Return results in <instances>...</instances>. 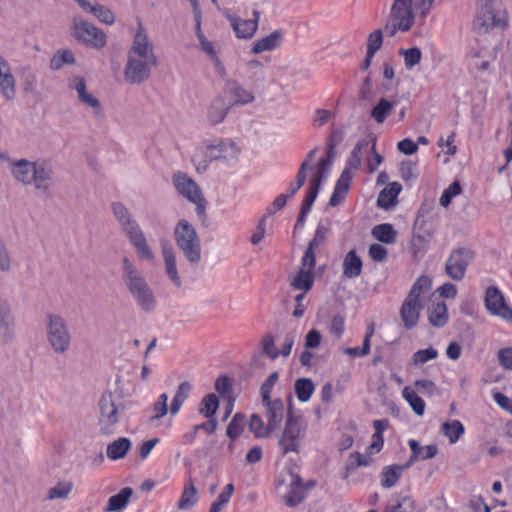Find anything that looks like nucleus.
Here are the masks:
<instances>
[{"label":"nucleus","instance_id":"9b49d317","mask_svg":"<svg viewBox=\"0 0 512 512\" xmlns=\"http://www.w3.org/2000/svg\"><path fill=\"white\" fill-rule=\"evenodd\" d=\"M156 63L143 59L137 58L131 54H128V60L124 71L125 81L129 84H140L148 79L150 75L151 66Z\"/></svg>","mask_w":512,"mask_h":512},{"label":"nucleus","instance_id":"412c9836","mask_svg":"<svg viewBox=\"0 0 512 512\" xmlns=\"http://www.w3.org/2000/svg\"><path fill=\"white\" fill-rule=\"evenodd\" d=\"M230 105L222 97H217L207 107V119L212 125L219 124L228 114Z\"/></svg>","mask_w":512,"mask_h":512},{"label":"nucleus","instance_id":"c03bdc74","mask_svg":"<svg viewBox=\"0 0 512 512\" xmlns=\"http://www.w3.org/2000/svg\"><path fill=\"white\" fill-rule=\"evenodd\" d=\"M245 425V416L239 413L235 414L232 421L227 427V436L232 440L237 438L243 432Z\"/></svg>","mask_w":512,"mask_h":512},{"label":"nucleus","instance_id":"f03ea898","mask_svg":"<svg viewBox=\"0 0 512 512\" xmlns=\"http://www.w3.org/2000/svg\"><path fill=\"white\" fill-rule=\"evenodd\" d=\"M122 399L123 391L119 387H115L101 396L99 401V427L102 434L111 435L114 433V428L119 423L120 413L125 409Z\"/></svg>","mask_w":512,"mask_h":512},{"label":"nucleus","instance_id":"4d7b16f0","mask_svg":"<svg viewBox=\"0 0 512 512\" xmlns=\"http://www.w3.org/2000/svg\"><path fill=\"white\" fill-rule=\"evenodd\" d=\"M461 185L458 181H454L442 194L440 197V205L443 207H448L451 203L453 197L459 195L461 193Z\"/></svg>","mask_w":512,"mask_h":512},{"label":"nucleus","instance_id":"9d476101","mask_svg":"<svg viewBox=\"0 0 512 512\" xmlns=\"http://www.w3.org/2000/svg\"><path fill=\"white\" fill-rule=\"evenodd\" d=\"M173 182L177 191L189 201L195 203L198 214L203 215L206 202L198 185L190 177L181 173L174 176Z\"/></svg>","mask_w":512,"mask_h":512},{"label":"nucleus","instance_id":"864d4df0","mask_svg":"<svg viewBox=\"0 0 512 512\" xmlns=\"http://www.w3.org/2000/svg\"><path fill=\"white\" fill-rule=\"evenodd\" d=\"M383 44V33L380 29L374 30L367 37V51L369 53L375 54L378 50L381 49Z\"/></svg>","mask_w":512,"mask_h":512},{"label":"nucleus","instance_id":"a19ab883","mask_svg":"<svg viewBox=\"0 0 512 512\" xmlns=\"http://www.w3.org/2000/svg\"><path fill=\"white\" fill-rule=\"evenodd\" d=\"M404 399L410 404L414 412L421 416L424 413L425 403L410 387H405L402 391Z\"/></svg>","mask_w":512,"mask_h":512},{"label":"nucleus","instance_id":"20e7f679","mask_svg":"<svg viewBox=\"0 0 512 512\" xmlns=\"http://www.w3.org/2000/svg\"><path fill=\"white\" fill-rule=\"evenodd\" d=\"M174 239L177 247L192 264L201 260V242L195 228L187 221L180 220L174 228Z\"/></svg>","mask_w":512,"mask_h":512},{"label":"nucleus","instance_id":"aec40b11","mask_svg":"<svg viewBox=\"0 0 512 512\" xmlns=\"http://www.w3.org/2000/svg\"><path fill=\"white\" fill-rule=\"evenodd\" d=\"M70 87L77 92V96L80 102L91 107L95 112H98L101 105L90 92L87 90L86 83L83 78L75 77L70 82Z\"/></svg>","mask_w":512,"mask_h":512},{"label":"nucleus","instance_id":"0e129e2a","mask_svg":"<svg viewBox=\"0 0 512 512\" xmlns=\"http://www.w3.org/2000/svg\"><path fill=\"white\" fill-rule=\"evenodd\" d=\"M322 336L320 332L316 329H313L308 332L305 338V347L307 349L317 348L321 343Z\"/></svg>","mask_w":512,"mask_h":512},{"label":"nucleus","instance_id":"69168bd1","mask_svg":"<svg viewBox=\"0 0 512 512\" xmlns=\"http://www.w3.org/2000/svg\"><path fill=\"white\" fill-rule=\"evenodd\" d=\"M234 95L237 103L247 104L254 100V95L251 91L239 86L235 87Z\"/></svg>","mask_w":512,"mask_h":512},{"label":"nucleus","instance_id":"f257e3e1","mask_svg":"<svg viewBox=\"0 0 512 512\" xmlns=\"http://www.w3.org/2000/svg\"><path fill=\"white\" fill-rule=\"evenodd\" d=\"M12 174L22 184L33 185L40 195L50 196L53 170L48 164L21 159L13 163Z\"/></svg>","mask_w":512,"mask_h":512},{"label":"nucleus","instance_id":"8fccbe9b","mask_svg":"<svg viewBox=\"0 0 512 512\" xmlns=\"http://www.w3.org/2000/svg\"><path fill=\"white\" fill-rule=\"evenodd\" d=\"M219 401L215 394L207 395L201 404L200 413L205 417L210 418L213 416L218 408Z\"/></svg>","mask_w":512,"mask_h":512},{"label":"nucleus","instance_id":"6e6d98bb","mask_svg":"<svg viewBox=\"0 0 512 512\" xmlns=\"http://www.w3.org/2000/svg\"><path fill=\"white\" fill-rule=\"evenodd\" d=\"M75 62L74 54L70 50L58 52L51 60V67L59 69L63 64H72Z\"/></svg>","mask_w":512,"mask_h":512},{"label":"nucleus","instance_id":"6ab92c4d","mask_svg":"<svg viewBox=\"0 0 512 512\" xmlns=\"http://www.w3.org/2000/svg\"><path fill=\"white\" fill-rule=\"evenodd\" d=\"M263 406L265 407V416L270 428L275 430L279 427L284 417V403L281 399L262 400Z\"/></svg>","mask_w":512,"mask_h":512},{"label":"nucleus","instance_id":"6e6552de","mask_svg":"<svg viewBox=\"0 0 512 512\" xmlns=\"http://www.w3.org/2000/svg\"><path fill=\"white\" fill-rule=\"evenodd\" d=\"M73 36L78 42L96 49L103 48L107 43L103 31L79 17L73 20Z\"/></svg>","mask_w":512,"mask_h":512},{"label":"nucleus","instance_id":"5fc2aeb1","mask_svg":"<svg viewBox=\"0 0 512 512\" xmlns=\"http://www.w3.org/2000/svg\"><path fill=\"white\" fill-rule=\"evenodd\" d=\"M233 491V485L231 483L227 484L225 490L218 496V499L212 503L209 512H220L223 506L229 502Z\"/></svg>","mask_w":512,"mask_h":512},{"label":"nucleus","instance_id":"a211bd4d","mask_svg":"<svg viewBox=\"0 0 512 512\" xmlns=\"http://www.w3.org/2000/svg\"><path fill=\"white\" fill-rule=\"evenodd\" d=\"M421 308L420 301L406 297L400 309L401 320L406 329H411L417 325Z\"/></svg>","mask_w":512,"mask_h":512},{"label":"nucleus","instance_id":"a18cd8bd","mask_svg":"<svg viewBox=\"0 0 512 512\" xmlns=\"http://www.w3.org/2000/svg\"><path fill=\"white\" fill-rule=\"evenodd\" d=\"M442 428L451 443H455L464 432L463 425L457 420L443 423Z\"/></svg>","mask_w":512,"mask_h":512},{"label":"nucleus","instance_id":"ea45409f","mask_svg":"<svg viewBox=\"0 0 512 512\" xmlns=\"http://www.w3.org/2000/svg\"><path fill=\"white\" fill-rule=\"evenodd\" d=\"M447 321V307L444 302L433 305L429 313V322L435 327L443 326Z\"/></svg>","mask_w":512,"mask_h":512},{"label":"nucleus","instance_id":"c85d7f7f","mask_svg":"<svg viewBox=\"0 0 512 512\" xmlns=\"http://www.w3.org/2000/svg\"><path fill=\"white\" fill-rule=\"evenodd\" d=\"M198 501V490L192 480H189L183 488L182 494L178 501V508L186 510L193 507Z\"/></svg>","mask_w":512,"mask_h":512},{"label":"nucleus","instance_id":"bb28decb","mask_svg":"<svg viewBox=\"0 0 512 512\" xmlns=\"http://www.w3.org/2000/svg\"><path fill=\"white\" fill-rule=\"evenodd\" d=\"M133 494V490L130 487H125L120 490V492L116 495L111 496L108 499L107 506L105 507V512H116L124 509L129 502L130 497Z\"/></svg>","mask_w":512,"mask_h":512},{"label":"nucleus","instance_id":"2eb2a0df","mask_svg":"<svg viewBox=\"0 0 512 512\" xmlns=\"http://www.w3.org/2000/svg\"><path fill=\"white\" fill-rule=\"evenodd\" d=\"M128 54L143 58L154 63L157 62L152 43L149 41L143 27H139L134 37L133 45Z\"/></svg>","mask_w":512,"mask_h":512},{"label":"nucleus","instance_id":"e433bc0d","mask_svg":"<svg viewBox=\"0 0 512 512\" xmlns=\"http://www.w3.org/2000/svg\"><path fill=\"white\" fill-rule=\"evenodd\" d=\"M250 431L256 436V437H268L271 432H273L275 429L270 428L269 423H264L263 419L259 415H252L251 420L249 423Z\"/></svg>","mask_w":512,"mask_h":512},{"label":"nucleus","instance_id":"7ed1b4c3","mask_svg":"<svg viewBox=\"0 0 512 512\" xmlns=\"http://www.w3.org/2000/svg\"><path fill=\"white\" fill-rule=\"evenodd\" d=\"M307 424L301 416L293 414L290 410L278 440V445L284 456H296L306 436Z\"/></svg>","mask_w":512,"mask_h":512},{"label":"nucleus","instance_id":"b1692460","mask_svg":"<svg viewBox=\"0 0 512 512\" xmlns=\"http://www.w3.org/2000/svg\"><path fill=\"white\" fill-rule=\"evenodd\" d=\"M162 253L165 262V269L169 278L176 284H179L180 278L176 268V254L173 247L168 242L162 243Z\"/></svg>","mask_w":512,"mask_h":512},{"label":"nucleus","instance_id":"1a4fd4ad","mask_svg":"<svg viewBox=\"0 0 512 512\" xmlns=\"http://www.w3.org/2000/svg\"><path fill=\"white\" fill-rule=\"evenodd\" d=\"M474 258V252L468 248H457L449 256L446 265V274L455 281H461L465 277L466 269Z\"/></svg>","mask_w":512,"mask_h":512},{"label":"nucleus","instance_id":"c756f323","mask_svg":"<svg viewBox=\"0 0 512 512\" xmlns=\"http://www.w3.org/2000/svg\"><path fill=\"white\" fill-rule=\"evenodd\" d=\"M75 1L78 2L81 8L89 10L91 13H93L100 21L106 24H111L114 22V15L109 9L103 6L92 5L88 0Z\"/></svg>","mask_w":512,"mask_h":512},{"label":"nucleus","instance_id":"423d86ee","mask_svg":"<svg viewBox=\"0 0 512 512\" xmlns=\"http://www.w3.org/2000/svg\"><path fill=\"white\" fill-rule=\"evenodd\" d=\"M46 335L52 350L57 354H65L71 344V334L63 317L57 314L46 316Z\"/></svg>","mask_w":512,"mask_h":512},{"label":"nucleus","instance_id":"49530a36","mask_svg":"<svg viewBox=\"0 0 512 512\" xmlns=\"http://www.w3.org/2000/svg\"><path fill=\"white\" fill-rule=\"evenodd\" d=\"M400 54L404 57V63L408 69H411L419 64L422 58V53L417 47L401 49Z\"/></svg>","mask_w":512,"mask_h":512},{"label":"nucleus","instance_id":"13d9d810","mask_svg":"<svg viewBox=\"0 0 512 512\" xmlns=\"http://www.w3.org/2000/svg\"><path fill=\"white\" fill-rule=\"evenodd\" d=\"M387 512H415V501L410 496L402 497L396 505L388 508Z\"/></svg>","mask_w":512,"mask_h":512},{"label":"nucleus","instance_id":"bf43d9fd","mask_svg":"<svg viewBox=\"0 0 512 512\" xmlns=\"http://www.w3.org/2000/svg\"><path fill=\"white\" fill-rule=\"evenodd\" d=\"M373 334V327H371L370 329V332L366 334L365 338H364V341H363V346L361 349L359 348H346L344 350V352L348 355H352V356H365L369 353L370 351V338Z\"/></svg>","mask_w":512,"mask_h":512},{"label":"nucleus","instance_id":"58836bf2","mask_svg":"<svg viewBox=\"0 0 512 512\" xmlns=\"http://www.w3.org/2000/svg\"><path fill=\"white\" fill-rule=\"evenodd\" d=\"M290 284L297 289L308 291L313 284V274L307 269H300L298 274L291 279Z\"/></svg>","mask_w":512,"mask_h":512},{"label":"nucleus","instance_id":"4c0bfd02","mask_svg":"<svg viewBox=\"0 0 512 512\" xmlns=\"http://www.w3.org/2000/svg\"><path fill=\"white\" fill-rule=\"evenodd\" d=\"M314 391V384L308 378H300L295 382V393L301 402H307Z\"/></svg>","mask_w":512,"mask_h":512},{"label":"nucleus","instance_id":"4468645a","mask_svg":"<svg viewBox=\"0 0 512 512\" xmlns=\"http://www.w3.org/2000/svg\"><path fill=\"white\" fill-rule=\"evenodd\" d=\"M485 303L493 315L512 322V310L505 304L504 297L498 289L493 287L487 289Z\"/></svg>","mask_w":512,"mask_h":512},{"label":"nucleus","instance_id":"ddd939ff","mask_svg":"<svg viewBox=\"0 0 512 512\" xmlns=\"http://www.w3.org/2000/svg\"><path fill=\"white\" fill-rule=\"evenodd\" d=\"M319 165H320V169H319L317 175L311 180L309 192L303 201V205H302V208H301L298 220H297V224H301L304 222L305 216L308 213V211L310 210V208L318 194L320 184H321L322 178L324 176L325 169L328 165H330V160L329 159H321L319 162Z\"/></svg>","mask_w":512,"mask_h":512},{"label":"nucleus","instance_id":"5701e85b","mask_svg":"<svg viewBox=\"0 0 512 512\" xmlns=\"http://www.w3.org/2000/svg\"><path fill=\"white\" fill-rule=\"evenodd\" d=\"M255 19L253 20H240L235 17H230L233 29L239 38H250L254 35L258 27L259 13L254 12Z\"/></svg>","mask_w":512,"mask_h":512},{"label":"nucleus","instance_id":"e2e57ef3","mask_svg":"<svg viewBox=\"0 0 512 512\" xmlns=\"http://www.w3.org/2000/svg\"><path fill=\"white\" fill-rule=\"evenodd\" d=\"M11 268V257L4 242L0 239V270L8 272Z\"/></svg>","mask_w":512,"mask_h":512},{"label":"nucleus","instance_id":"c9c22d12","mask_svg":"<svg viewBox=\"0 0 512 512\" xmlns=\"http://www.w3.org/2000/svg\"><path fill=\"white\" fill-rule=\"evenodd\" d=\"M393 110V103L385 98H381L376 106L371 110V117L377 123H383L387 116L391 114Z\"/></svg>","mask_w":512,"mask_h":512},{"label":"nucleus","instance_id":"774afa93","mask_svg":"<svg viewBox=\"0 0 512 512\" xmlns=\"http://www.w3.org/2000/svg\"><path fill=\"white\" fill-rule=\"evenodd\" d=\"M344 328H345V319L344 317L340 316V315H336L333 317L332 321H331V325H330V332L337 336V337H340L343 332H344Z\"/></svg>","mask_w":512,"mask_h":512},{"label":"nucleus","instance_id":"f704fd0d","mask_svg":"<svg viewBox=\"0 0 512 512\" xmlns=\"http://www.w3.org/2000/svg\"><path fill=\"white\" fill-rule=\"evenodd\" d=\"M396 231L391 224L377 225L372 229V235L378 241L391 244L395 241Z\"/></svg>","mask_w":512,"mask_h":512},{"label":"nucleus","instance_id":"f3484780","mask_svg":"<svg viewBox=\"0 0 512 512\" xmlns=\"http://www.w3.org/2000/svg\"><path fill=\"white\" fill-rule=\"evenodd\" d=\"M14 323L11 305L0 292V340L7 341L12 336Z\"/></svg>","mask_w":512,"mask_h":512},{"label":"nucleus","instance_id":"7c9ffc66","mask_svg":"<svg viewBox=\"0 0 512 512\" xmlns=\"http://www.w3.org/2000/svg\"><path fill=\"white\" fill-rule=\"evenodd\" d=\"M362 270V261L354 251L347 253L343 262V273L348 278L360 275Z\"/></svg>","mask_w":512,"mask_h":512},{"label":"nucleus","instance_id":"3c124183","mask_svg":"<svg viewBox=\"0 0 512 512\" xmlns=\"http://www.w3.org/2000/svg\"><path fill=\"white\" fill-rule=\"evenodd\" d=\"M190 384L187 382H183L178 387V391L172 401V404L170 406V412L172 414H175L178 412L183 400H185L188 396V393L190 391Z\"/></svg>","mask_w":512,"mask_h":512},{"label":"nucleus","instance_id":"cd10ccee","mask_svg":"<svg viewBox=\"0 0 512 512\" xmlns=\"http://www.w3.org/2000/svg\"><path fill=\"white\" fill-rule=\"evenodd\" d=\"M127 234L139 255L147 260H151L153 258V254L146 242L145 236L142 233V231L137 227L132 228L131 231L128 232Z\"/></svg>","mask_w":512,"mask_h":512},{"label":"nucleus","instance_id":"79ce46f5","mask_svg":"<svg viewBox=\"0 0 512 512\" xmlns=\"http://www.w3.org/2000/svg\"><path fill=\"white\" fill-rule=\"evenodd\" d=\"M431 288V280L426 276H421L417 279L413 287L411 288L408 298L420 301V297L423 293L429 291Z\"/></svg>","mask_w":512,"mask_h":512},{"label":"nucleus","instance_id":"2f4dec72","mask_svg":"<svg viewBox=\"0 0 512 512\" xmlns=\"http://www.w3.org/2000/svg\"><path fill=\"white\" fill-rule=\"evenodd\" d=\"M130 441L127 438H119L107 446V456L112 460L123 458L130 449Z\"/></svg>","mask_w":512,"mask_h":512},{"label":"nucleus","instance_id":"09e8293b","mask_svg":"<svg viewBox=\"0 0 512 512\" xmlns=\"http://www.w3.org/2000/svg\"><path fill=\"white\" fill-rule=\"evenodd\" d=\"M437 356H438V352L432 347H429L424 350H418L413 355L411 365L416 366V367L421 366V365L425 364L426 362H428L429 360H433V359L437 358Z\"/></svg>","mask_w":512,"mask_h":512},{"label":"nucleus","instance_id":"72a5a7b5","mask_svg":"<svg viewBox=\"0 0 512 512\" xmlns=\"http://www.w3.org/2000/svg\"><path fill=\"white\" fill-rule=\"evenodd\" d=\"M112 210L117 219L121 222L123 229L126 233L130 232L132 228H137V224L132 220L131 215L126 207L121 203H114Z\"/></svg>","mask_w":512,"mask_h":512},{"label":"nucleus","instance_id":"dca6fc26","mask_svg":"<svg viewBox=\"0 0 512 512\" xmlns=\"http://www.w3.org/2000/svg\"><path fill=\"white\" fill-rule=\"evenodd\" d=\"M0 93L7 101L16 97V82L7 61L0 56Z\"/></svg>","mask_w":512,"mask_h":512},{"label":"nucleus","instance_id":"f8f14e48","mask_svg":"<svg viewBox=\"0 0 512 512\" xmlns=\"http://www.w3.org/2000/svg\"><path fill=\"white\" fill-rule=\"evenodd\" d=\"M206 154L211 160L236 161L241 149L234 141L214 140L206 144Z\"/></svg>","mask_w":512,"mask_h":512},{"label":"nucleus","instance_id":"680f3d73","mask_svg":"<svg viewBox=\"0 0 512 512\" xmlns=\"http://www.w3.org/2000/svg\"><path fill=\"white\" fill-rule=\"evenodd\" d=\"M277 379H278V373L274 372L262 384L261 389H260L262 400H268V398H270V393H271L272 388H273L274 384L276 383Z\"/></svg>","mask_w":512,"mask_h":512},{"label":"nucleus","instance_id":"de8ad7c7","mask_svg":"<svg viewBox=\"0 0 512 512\" xmlns=\"http://www.w3.org/2000/svg\"><path fill=\"white\" fill-rule=\"evenodd\" d=\"M72 490L71 482H59L48 491V499L56 500L66 498Z\"/></svg>","mask_w":512,"mask_h":512},{"label":"nucleus","instance_id":"4be33fe9","mask_svg":"<svg viewBox=\"0 0 512 512\" xmlns=\"http://www.w3.org/2000/svg\"><path fill=\"white\" fill-rule=\"evenodd\" d=\"M401 190L402 186L398 182L390 183L379 193L378 206L386 210L394 207L398 202L397 197Z\"/></svg>","mask_w":512,"mask_h":512},{"label":"nucleus","instance_id":"473e14b6","mask_svg":"<svg viewBox=\"0 0 512 512\" xmlns=\"http://www.w3.org/2000/svg\"><path fill=\"white\" fill-rule=\"evenodd\" d=\"M281 37H282L281 31L272 32L268 36L258 40L254 44V46L252 48V52L255 54H258V53H261L264 51H269V50L274 49L275 47L278 46V43H279V40L281 39Z\"/></svg>","mask_w":512,"mask_h":512},{"label":"nucleus","instance_id":"37998d69","mask_svg":"<svg viewBox=\"0 0 512 512\" xmlns=\"http://www.w3.org/2000/svg\"><path fill=\"white\" fill-rule=\"evenodd\" d=\"M431 288V280L426 276H421L417 279L413 287L411 288L408 298L420 301V297L423 293L429 291Z\"/></svg>","mask_w":512,"mask_h":512},{"label":"nucleus","instance_id":"39448f33","mask_svg":"<svg viewBox=\"0 0 512 512\" xmlns=\"http://www.w3.org/2000/svg\"><path fill=\"white\" fill-rule=\"evenodd\" d=\"M122 264L130 293L142 308L152 309L155 305V298L145 279L138 273L128 258H123Z\"/></svg>","mask_w":512,"mask_h":512},{"label":"nucleus","instance_id":"052dcab7","mask_svg":"<svg viewBox=\"0 0 512 512\" xmlns=\"http://www.w3.org/2000/svg\"><path fill=\"white\" fill-rule=\"evenodd\" d=\"M351 178H352L351 171L349 168H346L342 172L339 180L337 181L335 190L337 192L341 193L342 195H345L347 193V191L349 190Z\"/></svg>","mask_w":512,"mask_h":512},{"label":"nucleus","instance_id":"338daca9","mask_svg":"<svg viewBox=\"0 0 512 512\" xmlns=\"http://www.w3.org/2000/svg\"><path fill=\"white\" fill-rule=\"evenodd\" d=\"M498 359L505 369L512 370V347L500 349Z\"/></svg>","mask_w":512,"mask_h":512},{"label":"nucleus","instance_id":"393cba45","mask_svg":"<svg viewBox=\"0 0 512 512\" xmlns=\"http://www.w3.org/2000/svg\"><path fill=\"white\" fill-rule=\"evenodd\" d=\"M409 468V463L403 465H389L381 472V485L385 488L393 487L399 480L403 471Z\"/></svg>","mask_w":512,"mask_h":512},{"label":"nucleus","instance_id":"0eeeda50","mask_svg":"<svg viewBox=\"0 0 512 512\" xmlns=\"http://www.w3.org/2000/svg\"><path fill=\"white\" fill-rule=\"evenodd\" d=\"M390 19L392 25H386L390 36H394L398 30L409 31L415 22L413 0H394L390 8Z\"/></svg>","mask_w":512,"mask_h":512},{"label":"nucleus","instance_id":"a878e982","mask_svg":"<svg viewBox=\"0 0 512 512\" xmlns=\"http://www.w3.org/2000/svg\"><path fill=\"white\" fill-rule=\"evenodd\" d=\"M409 446L412 450V455L407 463H409V467L417 460H427L433 458L437 455L438 449L435 445H427L425 447H421L416 440H410Z\"/></svg>","mask_w":512,"mask_h":512},{"label":"nucleus","instance_id":"603ef678","mask_svg":"<svg viewBox=\"0 0 512 512\" xmlns=\"http://www.w3.org/2000/svg\"><path fill=\"white\" fill-rule=\"evenodd\" d=\"M261 345L263 353L270 359L274 360L280 355V352L275 346L274 337L271 334H266L263 336Z\"/></svg>","mask_w":512,"mask_h":512}]
</instances>
